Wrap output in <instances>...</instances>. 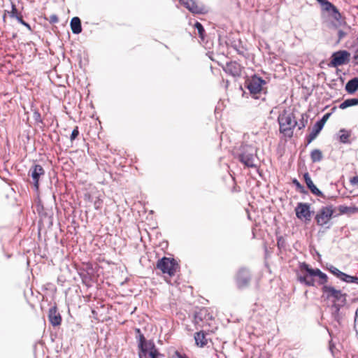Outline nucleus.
Instances as JSON below:
<instances>
[{
	"mask_svg": "<svg viewBox=\"0 0 358 358\" xmlns=\"http://www.w3.org/2000/svg\"><path fill=\"white\" fill-rule=\"evenodd\" d=\"M299 268L301 271L306 272V275H299L297 280L301 284L308 287H315V280L313 278H308L310 277H317L319 278L317 284L324 286H329L327 285L329 278L325 273H323L320 268H313L306 262H301L299 264Z\"/></svg>",
	"mask_w": 358,
	"mask_h": 358,
	"instance_id": "nucleus-1",
	"label": "nucleus"
},
{
	"mask_svg": "<svg viewBox=\"0 0 358 358\" xmlns=\"http://www.w3.org/2000/svg\"><path fill=\"white\" fill-rule=\"evenodd\" d=\"M257 148L250 144L242 143L235 149L234 155L240 162L249 168H257L256 162L258 160Z\"/></svg>",
	"mask_w": 358,
	"mask_h": 358,
	"instance_id": "nucleus-2",
	"label": "nucleus"
},
{
	"mask_svg": "<svg viewBox=\"0 0 358 358\" xmlns=\"http://www.w3.org/2000/svg\"><path fill=\"white\" fill-rule=\"evenodd\" d=\"M280 125L279 131L285 136L292 138L293 136L294 129L297 125V121L293 113H287L284 110L278 117Z\"/></svg>",
	"mask_w": 358,
	"mask_h": 358,
	"instance_id": "nucleus-3",
	"label": "nucleus"
},
{
	"mask_svg": "<svg viewBox=\"0 0 358 358\" xmlns=\"http://www.w3.org/2000/svg\"><path fill=\"white\" fill-rule=\"evenodd\" d=\"M335 207L332 204L322 206L315 215V220L317 226L325 229H330L332 223L331 220L338 216L334 215Z\"/></svg>",
	"mask_w": 358,
	"mask_h": 358,
	"instance_id": "nucleus-4",
	"label": "nucleus"
},
{
	"mask_svg": "<svg viewBox=\"0 0 358 358\" xmlns=\"http://www.w3.org/2000/svg\"><path fill=\"white\" fill-rule=\"evenodd\" d=\"M321 291L322 297L324 300H331L332 303L346 305L348 294L341 289H338L334 286H324L321 287Z\"/></svg>",
	"mask_w": 358,
	"mask_h": 358,
	"instance_id": "nucleus-5",
	"label": "nucleus"
},
{
	"mask_svg": "<svg viewBox=\"0 0 358 358\" xmlns=\"http://www.w3.org/2000/svg\"><path fill=\"white\" fill-rule=\"evenodd\" d=\"M157 268L163 273L173 276L177 271L180 269V265L174 258L163 257L158 259Z\"/></svg>",
	"mask_w": 358,
	"mask_h": 358,
	"instance_id": "nucleus-6",
	"label": "nucleus"
},
{
	"mask_svg": "<svg viewBox=\"0 0 358 358\" xmlns=\"http://www.w3.org/2000/svg\"><path fill=\"white\" fill-rule=\"evenodd\" d=\"M266 84V80L257 74H254L248 78L245 81V87L249 90L250 94H252L255 99L259 98L255 96V95L259 93L260 94L264 91V85Z\"/></svg>",
	"mask_w": 358,
	"mask_h": 358,
	"instance_id": "nucleus-7",
	"label": "nucleus"
},
{
	"mask_svg": "<svg viewBox=\"0 0 358 358\" xmlns=\"http://www.w3.org/2000/svg\"><path fill=\"white\" fill-rule=\"evenodd\" d=\"M310 207L311 205L308 203H298L294 209L296 217L304 221L305 223H308L314 213V211L310 210Z\"/></svg>",
	"mask_w": 358,
	"mask_h": 358,
	"instance_id": "nucleus-8",
	"label": "nucleus"
},
{
	"mask_svg": "<svg viewBox=\"0 0 358 358\" xmlns=\"http://www.w3.org/2000/svg\"><path fill=\"white\" fill-rule=\"evenodd\" d=\"M350 53L345 50H338L334 52L331 57V61L329 64L331 67L336 68L350 62Z\"/></svg>",
	"mask_w": 358,
	"mask_h": 358,
	"instance_id": "nucleus-9",
	"label": "nucleus"
},
{
	"mask_svg": "<svg viewBox=\"0 0 358 358\" xmlns=\"http://www.w3.org/2000/svg\"><path fill=\"white\" fill-rule=\"evenodd\" d=\"M135 333L136 338L138 341V357H146L148 355V349L149 348L148 343L149 342H152V340H146L139 328L135 329Z\"/></svg>",
	"mask_w": 358,
	"mask_h": 358,
	"instance_id": "nucleus-10",
	"label": "nucleus"
},
{
	"mask_svg": "<svg viewBox=\"0 0 358 358\" xmlns=\"http://www.w3.org/2000/svg\"><path fill=\"white\" fill-rule=\"evenodd\" d=\"M45 170L41 165L34 164L28 171V176L32 179L34 188L36 191L39 189V182L41 176H45Z\"/></svg>",
	"mask_w": 358,
	"mask_h": 358,
	"instance_id": "nucleus-11",
	"label": "nucleus"
},
{
	"mask_svg": "<svg viewBox=\"0 0 358 358\" xmlns=\"http://www.w3.org/2000/svg\"><path fill=\"white\" fill-rule=\"evenodd\" d=\"M251 280L250 271L245 268H241L236 274V285L239 289L246 288Z\"/></svg>",
	"mask_w": 358,
	"mask_h": 358,
	"instance_id": "nucleus-12",
	"label": "nucleus"
},
{
	"mask_svg": "<svg viewBox=\"0 0 358 358\" xmlns=\"http://www.w3.org/2000/svg\"><path fill=\"white\" fill-rule=\"evenodd\" d=\"M303 180L306 184L308 189L310 191V192L317 196L322 197L324 199H331L335 198L333 196H326L320 189H319L317 186L313 183L308 172H306L303 173Z\"/></svg>",
	"mask_w": 358,
	"mask_h": 358,
	"instance_id": "nucleus-13",
	"label": "nucleus"
},
{
	"mask_svg": "<svg viewBox=\"0 0 358 358\" xmlns=\"http://www.w3.org/2000/svg\"><path fill=\"white\" fill-rule=\"evenodd\" d=\"M48 320L53 327L59 326L62 323V316L57 310V306L50 308L48 311Z\"/></svg>",
	"mask_w": 358,
	"mask_h": 358,
	"instance_id": "nucleus-14",
	"label": "nucleus"
},
{
	"mask_svg": "<svg viewBox=\"0 0 358 358\" xmlns=\"http://www.w3.org/2000/svg\"><path fill=\"white\" fill-rule=\"evenodd\" d=\"M224 71L234 77H238L241 73V67L236 62H230L226 64Z\"/></svg>",
	"mask_w": 358,
	"mask_h": 358,
	"instance_id": "nucleus-15",
	"label": "nucleus"
},
{
	"mask_svg": "<svg viewBox=\"0 0 358 358\" xmlns=\"http://www.w3.org/2000/svg\"><path fill=\"white\" fill-rule=\"evenodd\" d=\"M345 305L338 304L336 303H332L330 308L331 310V317L336 321L338 324H341L343 320V315L341 314V310Z\"/></svg>",
	"mask_w": 358,
	"mask_h": 358,
	"instance_id": "nucleus-16",
	"label": "nucleus"
},
{
	"mask_svg": "<svg viewBox=\"0 0 358 358\" xmlns=\"http://www.w3.org/2000/svg\"><path fill=\"white\" fill-rule=\"evenodd\" d=\"M180 3L187 8L190 12L196 14L203 13V8L199 7L194 0H179Z\"/></svg>",
	"mask_w": 358,
	"mask_h": 358,
	"instance_id": "nucleus-17",
	"label": "nucleus"
},
{
	"mask_svg": "<svg viewBox=\"0 0 358 358\" xmlns=\"http://www.w3.org/2000/svg\"><path fill=\"white\" fill-rule=\"evenodd\" d=\"M351 136V131L345 129H341L336 134V139L343 144H350V137Z\"/></svg>",
	"mask_w": 358,
	"mask_h": 358,
	"instance_id": "nucleus-18",
	"label": "nucleus"
},
{
	"mask_svg": "<svg viewBox=\"0 0 358 358\" xmlns=\"http://www.w3.org/2000/svg\"><path fill=\"white\" fill-rule=\"evenodd\" d=\"M345 90L349 94H355L358 90V77L349 80L345 84Z\"/></svg>",
	"mask_w": 358,
	"mask_h": 358,
	"instance_id": "nucleus-19",
	"label": "nucleus"
},
{
	"mask_svg": "<svg viewBox=\"0 0 358 358\" xmlns=\"http://www.w3.org/2000/svg\"><path fill=\"white\" fill-rule=\"evenodd\" d=\"M322 129L323 127L319 124L315 123L311 132L306 137V145H309L317 136Z\"/></svg>",
	"mask_w": 358,
	"mask_h": 358,
	"instance_id": "nucleus-20",
	"label": "nucleus"
},
{
	"mask_svg": "<svg viewBox=\"0 0 358 358\" xmlns=\"http://www.w3.org/2000/svg\"><path fill=\"white\" fill-rule=\"evenodd\" d=\"M70 27L72 33L74 34H79L83 31L81 20L78 17H73L71 20Z\"/></svg>",
	"mask_w": 358,
	"mask_h": 358,
	"instance_id": "nucleus-21",
	"label": "nucleus"
},
{
	"mask_svg": "<svg viewBox=\"0 0 358 358\" xmlns=\"http://www.w3.org/2000/svg\"><path fill=\"white\" fill-rule=\"evenodd\" d=\"M194 322L196 323H199L202 322L203 320H211L212 316L208 313V310L205 308L199 310L198 312H195L194 313Z\"/></svg>",
	"mask_w": 358,
	"mask_h": 358,
	"instance_id": "nucleus-22",
	"label": "nucleus"
},
{
	"mask_svg": "<svg viewBox=\"0 0 358 358\" xmlns=\"http://www.w3.org/2000/svg\"><path fill=\"white\" fill-rule=\"evenodd\" d=\"M339 210L338 215H344V214H355L358 213V207L353 206H347L345 205H340L337 207Z\"/></svg>",
	"mask_w": 358,
	"mask_h": 358,
	"instance_id": "nucleus-23",
	"label": "nucleus"
},
{
	"mask_svg": "<svg viewBox=\"0 0 358 358\" xmlns=\"http://www.w3.org/2000/svg\"><path fill=\"white\" fill-rule=\"evenodd\" d=\"M194 340L196 345L203 347L207 344V339L203 331L196 332L194 335Z\"/></svg>",
	"mask_w": 358,
	"mask_h": 358,
	"instance_id": "nucleus-24",
	"label": "nucleus"
},
{
	"mask_svg": "<svg viewBox=\"0 0 358 358\" xmlns=\"http://www.w3.org/2000/svg\"><path fill=\"white\" fill-rule=\"evenodd\" d=\"M358 105V98H350L344 100L340 105L339 108L344 110L349 107Z\"/></svg>",
	"mask_w": 358,
	"mask_h": 358,
	"instance_id": "nucleus-25",
	"label": "nucleus"
},
{
	"mask_svg": "<svg viewBox=\"0 0 358 358\" xmlns=\"http://www.w3.org/2000/svg\"><path fill=\"white\" fill-rule=\"evenodd\" d=\"M328 15L331 17L334 20L337 22H339L341 24V20L342 18L341 13L338 10V9L334 5L332 8H331L330 11H328Z\"/></svg>",
	"mask_w": 358,
	"mask_h": 358,
	"instance_id": "nucleus-26",
	"label": "nucleus"
},
{
	"mask_svg": "<svg viewBox=\"0 0 358 358\" xmlns=\"http://www.w3.org/2000/svg\"><path fill=\"white\" fill-rule=\"evenodd\" d=\"M310 159L313 163L319 162L322 160L323 155L320 150L315 149L310 152Z\"/></svg>",
	"mask_w": 358,
	"mask_h": 358,
	"instance_id": "nucleus-27",
	"label": "nucleus"
},
{
	"mask_svg": "<svg viewBox=\"0 0 358 358\" xmlns=\"http://www.w3.org/2000/svg\"><path fill=\"white\" fill-rule=\"evenodd\" d=\"M341 280L347 283H355L358 285V277L348 275L343 272Z\"/></svg>",
	"mask_w": 358,
	"mask_h": 358,
	"instance_id": "nucleus-28",
	"label": "nucleus"
},
{
	"mask_svg": "<svg viewBox=\"0 0 358 358\" xmlns=\"http://www.w3.org/2000/svg\"><path fill=\"white\" fill-rule=\"evenodd\" d=\"M317 2L321 6L322 11L328 13L331 10L334 4L329 0H316Z\"/></svg>",
	"mask_w": 358,
	"mask_h": 358,
	"instance_id": "nucleus-29",
	"label": "nucleus"
},
{
	"mask_svg": "<svg viewBox=\"0 0 358 358\" xmlns=\"http://www.w3.org/2000/svg\"><path fill=\"white\" fill-rule=\"evenodd\" d=\"M308 115L306 113H302L301 118L297 121L298 129L301 130L306 127L308 124Z\"/></svg>",
	"mask_w": 358,
	"mask_h": 358,
	"instance_id": "nucleus-30",
	"label": "nucleus"
},
{
	"mask_svg": "<svg viewBox=\"0 0 358 358\" xmlns=\"http://www.w3.org/2000/svg\"><path fill=\"white\" fill-rule=\"evenodd\" d=\"M292 184L296 187V191L302 194H308V190L306 189L296 178H293L292 180Z\"/></svg>",
	"mask_w": 358,
	"mask_h": 358,
	"instance_id": "nucleus-31",
	"label": "nucleus"
},
{
	"mask_svg": "<svg viewBox=\"0 0 358 358\" xmlns=\"http://www.w3.org/2000/svg\"><path fill=\"white\" fill-rule=\"evenodd\" d=\"M194 28L198 31L199 38L203 41L205 39V29L203 26L199 22H196L194 24Z\"/></svg>",
	"mask_w": 358,
	"mask_h": 358,
	"instance_id": "nucleus-32",
	"label": "nucleus"
},
{
	"mask_svg": "<svg viewBox=\"0 0 358 358\" xmlns=\"http://www.w3.org/2000/svg\"><path fill=\"white\" fill-rule=\"evenodd\" d=\"M31 111L33 112V118L35 121L36 124H43V120L41 117V113L36 108H34L33 106H31Z\"/></svg>",
	"mask_w": 358,
	"mask_h": 358,
	"instance_id": "nucleus-33",
	"label": "nucleus"
},
{
	"mask_svg": "<svg viewBox=\"0 0 358 358\" xmlns=\"http://www.w3.org/2000/svg\"><path fill=\"white\" fill-rule=\"evenodd\" d=\"M327 268L330 273H331L333 275H334L335 276H336L338 278H339L341 280L343 272H342L341 271H340L338 268L334 266L333 265H329V266H327Z\"/></svg>",
	"mask_w": 358,
	"mask_h": 358,
	"instance_id": "nucleus-34",
	"label": "nucleus"
},
{
	"mask_svg": "<svg viewBox=\"0 0 358 358\" xmlns=\"http://www.w3.org/2000/svg\"><path fill=\"white\" fill-rule=\"evenodd\" d=\"M240 41L236 42L234 41L233 44L231 45L232 48L238 52V54L245 57V50L240 46Z\"/></svg>",
	"mask_w": 358,
	"mask_h": 358,
	"instance_id": "nucleus-35",
	"label": "nucleus"
},
{
	"mask_svg": "<svg viewBox=\"0 0 358 358\" xmlns=\"http://www.w3.org/2000/svg\"><path fill=\"white\" fill-rule=\"evenodd\" d=\"M9 15L15 19L20 15V14L18 13L16 6L13 3H11V10L9 12Z\"/></svg>",
	"mask_w": 358,
	"mask_h": 358,
	"instance_id": "nucleus-36",
	"label": "nucleus"
},
{
	"mask_svg": "<svg viewBox=\"0 0 358 358\" xmlns=\"http://www.w3.org/2000/svg\"><path fill=\"white\" fill-rule=\"evenodd\" d=\"M348 32L343 30V29H338L337 31V36H338V40L336 41V43L338 44L340 43V41L343 39L345 37L347 36Z\"/></svg>",
	"mask_w": 358,
	"mask_h": 358,
	"instance_id": "nucleus-37",
	"label": "nucleus"
},
{
	"mask_svg": "<svg viewBox=\"0 0 358 358\" xmlns=\"http://www.w3.org/2000/svg\"><path fill=\"white\" fill-rule=\"evenodd\" d=\"M286 245V241L285 238L282 236H278L277 237V246L278 249L281 250L282 248H285Z\"/></svg>",
	"mask_w": 358,
	"mask_h": 358,
	"instance_id": "nucleus-38",
	"label": "nucleus"
},
{
	"mask_svg": "<svg viewBox=\"0 0 358 358\" xmlns=\"http://www.w3.org/2000/svg\"><path fill=\"white\" fill-rule=\"evenodd\" d=\"M331 115V113H327L324 114L322 116V117L321 119H320L319 120H317L316 122L317 124H319L320 126H322V127H324L325 122L329 118Z\"/></svg>",
	"mask_w": 358,
	"mask_h": 358,
	"instance_id": "nucleus-39",
	"label": "nucleus"
},
{
	"mask_svg": "<svg viewBox=\"0 0 358 358\" xmlns=\"http://www.w3.org/2000/svg\"><path fill=\"white\" fill-rule=\"evenodd\" d=\"M16 20L20 24L27 27L29 30L31 29L30 24L23 20L22 16L21 15L19 17H17Z\"/></svg>",
	"mask_w": 358,
	"mask_h": 358,
	"instance_id": "nucleus-40",
	"label": "nucleus"
},
{
	"mask_svg": "<svg viewBox=\"0 0 358 358\" xmlns=\"http://www.w3.org/2000/svg\"><path fill=\"white\" fill-rule=\"evenodd\" d=\"M79 135V129L78 127H76L70 136V140L71 141H73Z\"/></svg>",
	"mask_w": 358,
	"mask_h": 358,
	"instance_id": "nucleus-41",
	"label": "nucleus"
},
{
	"mask_svg": "<svg viewBox=\"0 0 358 358\" xmlns=\"http://www.w3.org/2000/svg\"><path fill=\"white\" fill-rule=\"evenodd\" d=\"M102 206V200L99 197H96L95 201H94V206L95 210H99Z\"/></svg>",
	"mask_w": 358,
	"mask_h": 358,
	"instance_id": "nucleus-42",
	"label": "nucleus"
},
{
	"mask_svg": "<svg viewBox=\"0 0 358 358\" xmlns=\"http://www.w3.org/2000/svg\"><path fill=\"white\" fill-rule=\"evenodd\" d=\"M148 345L149 348L148 349V355H150V352L157 351L158 350L152 341V342H149Z\"/></svg>",
	"mask_w": 358,
	"mask_h": 358,
	"instance_id": "nucleus-43",
	"label": "nucleus"
},
{
	"mask_svg": "<svg viewBox=\"0 0 358 358\" xmlns=\"http://www.w3.org/2000/svg\"><path fill=\"white\" fill-rule=\"evenodd\" d=\"M162 356H163V355L161 354L158 350L157 351L150 352V355H149V357L150 358H159L160 357H162Z\"/></svg>",
	"mask_w": 358,
	"mask_h": 358,
	"instance_id": "nucleus-44",
	"label": "nucleus"
},
{
	"mask_svg": "<svg viewBox=\"0 0 358 358\" xmlns=\"http://www.w3.org/2000/svg\"><path fill=\"white\" fill-rule=\"evenodd\" d=\"M59 22V17L57 15L52 14L50 16L49 22L50 24H55Z\"/></svg>",
	"mask_w": 358,
	"mask_h": 358,
	"instance_id": "nucleus-45",
	"label": "nucleus"
},
{
	"mask_svg": "<svg viewBox=\"0 0 358 358\" xmlns=\"http://www.w3.org/2000/svg\"><path fill=\"white\" fill-rule=\"evenodd\" d=\"M176 358H189L185 354L180 353L178 350H176L173 355Z\"/></svg>",
	"mask_w": 358,
	"mask_h": 358,
	"instance_id": "nucleus-46",
	"label": "nucleus"
},
{
	"mask_svg": "<svg viewBox=\"0 0 358 358\" xmlns=\"http://www.w3.org/2000/svg\"><path fill=\"white\" fill-rule=\"evenodd\" d=\"M350 182L352 185H357L358 184V176H356L351 178L350 180Z\"/></svg>",
	"mask_w": 358,
	"mask_h": 358,
	"instance_id": "nucleus-47",
	"label": "nucleus"
},
{
	"mask_svg": "<svg viewBox=\"0 0 358 358\" xmlns=\"http://www.w3.org/2000/svg\"><path fill=\"white\" fill-rule=\"evenodd\" d=\"M355 320H358V308H357L356 311H355V317H354Z\"/></svg>",
	"mask_w": 358,
	"mask_h": 358,
	"instance_id": "nucleus-48",
	"label": "nucleus"
},
{
	"mask_svg": "<svg viewBox=\"0 0 358 358\" xmlns=\"http://www.w3.org/2000/svg\"><path fill=\"white\" fill-rule=\"evenodd\" d=\"M336 106H334V107L331 108V114H332L333 113H334V112L336 111Z\"/></svg>",
	"mask_w": 358,
	"mask_h": 358,
	"instance_id": "nucleus-49",
	"label": "nucleus"
},
{
	"mask_svg": "<svg viewBox=\"0 0 358 358\" xmlns=\"http://www.w3.org/2000/svg\"><path fill=\"white\" fill-rule=\"evenodd\" d=\"M26 138H27V141H29L30 137H29V134H27V137H26Z\"/></svg>",
	"mask_w": 358,
	"mask_h": 358,
	"instance_id": "nucleus-50",
	"label": "nucleus"
},
{
	"mask_svg": "<svg viewBox=\"0 0 358 358\" xmlns=\"http://www.w3.org/2000/svg\"><path fill=\"white\" fill-rule=\"evenodd\" d=\"M262 101H265V100H266L265 96L262 97Z\"/></svg>",
	"mask_w": 358,
	"mask_h": 358,
	"instance_id": "nucleus-51",
	"label": "nucleus"
},
{
	"mask_svg": "<svg viewBox=\"0 0 358 358\" xmlns=\"http://www.w3.org/2000/svg\"><path fill=\"white\" fill-rule=\"evenodd\" d=\"M356 8L358 10V6H356Z\"/></svg>",
	"mask_w": 358,
	"mask_h": 358,
	"instance_id": "nucleus-52",
	"label": "nucleus"
},
{
	"mask_svg": "<svg viewBox=\"0 0 358 358\" xmlns=\"http://www.w3.org/2000/svg\"><path fill=\"white\" fill-rule=\"evenodd\" d=\"M138 358H147V357H138Z\"/></svg>",
	"mask_w": 358,
	"mask_h": 358,
	"instance_id": "nucleus-53",
	"label": "nucleus"
},
{
	"mask_svg": "<svg viewBox=\"0 0 358 358\" xmlns=\"http://www.w3.org/2000/svg\"><path fill=\"white\" fill-rule=\"evenodd\" d=\"M356 64L358 65V62Z\"/></svg>",
	"mask_w": 358,
	"mask_h": 358,
	"instance_id": "nucleus-54",
	"label": "nucleus"
}]
</instances>
